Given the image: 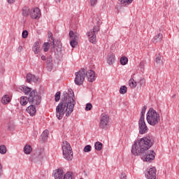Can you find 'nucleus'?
I'll list each match as a JSON object with an SVG mask.
<instances>
[{
	"instance_id": "obj_1",
	"label": "nucleus",
	"mask_w": 179,
	"mask_h": 179,
	"mask_svg": "<svg viewBox=\"0 0 179 179\" xmlns=\"http://www.w3.org/2000/svg\"><path fill=\"white\" fill-rule=\"evenodd\" d=\"M155 143V137L147 135L141 139L134 141L132 145L131 153L134 156H141L143 162H152L155 160L156 153L153 150H149Z\"/></svg>"
},
{
	"instance_id": "obj_2",
	"label": "nucleus",
	"mask_w": 179,
	"mask_h": 179,
	"mask_svg": "<svg viewBox=\"0 0 179 179\" xmlns=\"http://www.w3.org/2000/svg\"><path fill=\"white\" fill-rule=\"evenodd\" d=\"M74 96L72 94H68L67 92L63 93V97L57 106L56 107V117L59 120H62L64 115L69 117L73 112V108L76 102L73 99Z\"/></svg>"
},
{
	"instance_id": "obj_3",
	"label": "nucleus",
	"mask_w": 179,
	"mask_h": 179,
	"mask_svg": "<svg viewBox=\"0 0 179 179\" xmlns=\"http://www.w3.org/2000/svg\"><path fill=\"white\" fill-rule=\"evenodd\" d=\"M146 120L150 125L155 127L160 122V114L152 108H150L146 114Z\"/></svg>"
},
{
	"instance_id": "obj_4",
	"label": "nucleus",
	"mask_w": 179,
	"mask_h": 179,
	"mask_svg": "<svg viewBox=\"0 0 179 179\" xmlns=\"http://www.w3.org/2000/svg\"><path fill=\"white\" fill-rule=\"evenodd\" d=\"M62 152H63V157L71 162L72 159H73V152H72V147H71V144L68 143V141H64L62 144Z\"/></svg>"
},
{
	"instance_id": "obj_5",
	"label": "nucleus",
	"mask_w": 179,
	"mask_h": 179,
	"mask_svg": "<svg viewBox=\"0 0 179 179\" xmlns=\"http://www.w3.org/2000/svg\"><path fill=\"white\" fill-rule=\"evenodd\" d=\"M28 101L29 104H34L35 106L40 105L41 103V96L38 95L37 90H33L29 95Z\"/></svg>"
},
{
	"instance_id": "obj_6",
	"label": "nucleus",
	"mask_w": 179,
	"mask_h": 179,
	"mask_svg": "<svg viewBox=\"0 0 179 179\" xmlns=\"http://www.w3.org/2000/svg\"><path fill=\"white\" fill-rule=\"evenodd\" d=\"M75 75L76 78L74 80V82L76 85H77L78 86L83 85V83L85 82V78H86V70L85 69H82L78 72H76Z\"/></svg>"
},
{
	"instance_id": "obj_7",
	"label": "nucleus",
	"mask_w": 179,
	"mask_h": 179,
	"mask_svg": "<svg viewBox=\"0 0 179 179\" xmlns=\"http://www.w3.org/2000/svg\"><path fill=\"white\" fill-rule=\"evenodd\" d=\"M110 125V117L108 115H102L100 117L99 127L101 129H108Z\"/></svg>"
},
{
	"instance_id": "obj_8",
	"label": "nucleus",
	"mask_w": 179,
	"mask_h": 179,
	"mask_svg": "<svg viewBox=\"0 0 179 179\" xmlns=\"http://www.w3.org/2000/svg\"><path fill=\"white\" fill-rule=\"evenodd\" d=\"M99 31H100V27L95 26L94 27V29H91L87 33L89 41H90L92 44H94L96 43V33H99Z\"/></svg>"
},
{
	"instance_id": "obj_9",
	"label": "nucleus",
	"mask_w": 179,
	"mask_h": 179,
	"mask_svg": "<svg viewBox=\"0 0 179 179\" xmlns=\"http://www.w3.org/2000/svg\"><path fill=\"white\" fill-rule=\"evenodd\" d=\"M138 128H139V134L141 135H143V134H147L149 129L148 126H146V122H145V119L140 118L138 120Z\"/></svg>"
},
{
	"instance_id": "obj_10",
	"label": "nucleus",
	"mask_w": 179,
	"mask_h": 179,
	"mask_svg": "<svg viewBox=\"0 0 179 179\" xmlns=\"http://www.w3.org/2000/svg\"><path fill=\"white\" fill-rule=\"evenodd\" d=\"M145 177L148 179H156V168H148L145 172Z\"/></svg>"
},
{
	"instance_id": "obj_11",
	"label": "nucleus",
	"mask_w": 179,
	"mask_h": 179,
	"mask_svg": "<svg viewBox=\"0 0 179 179\" xmlns=\"http://www.w3.org/2000/svg\"><path fill=\"white\" fill-rule=\"evenodd\" d=\"M29 15L31 19H40L41 16V11H40V8H35L30 11Z\"/></svg>"
},
{
	"instance_id": "obj_12",
	"label": "nucleus",
	"mask_w": 179,
	"mask_h": 179,
	"mask_svg": "<svg viewBox=\"0 0 179 179\" xmlns=\"http://www.w3.org/2000/svg\"><path fill=\"white\" fill-rule=\"evenodd\" d=\"M85 77H87L88 82H94L96 79V73L93 70H88L87 71H85Z\"/></svg>"
},
{
	"instance_id": "obj_13",
	"label": "nucleus",
	"mask_w": 179,
	"mask_h": 179,
	"mask_svg": "<svg viewBox=\"0 0 179 179\" xmlns=\"http://www.w3.org/2000/svg\"><path fill=\"white\" fill-rule=\"evenodd\" d=\"M26 111L29 114L31 117L36 115V113H37V109H36V105L31 104V106H28L26 109Z\"/></svg>"
},
{
	"instance_id": "obj_14",
	"label": "nucleus",
	"mask_w": 179,
	"mask_h": 179,
	"mask_svg": "<svg viewBox=\"0 0 179 179\" xmlns=\"http://www.w3.org/2000/svg\"><path fill=\"white\" fill-rule=\"evenodd\" d=\"M27 82H28V83H31V82L37 83V82H38V78L31 73H28L27 75Z\"/></svg>"
},
{
	"instance_id": "obj_15",
	"label": "nucleus",
	"mask_w": 179,
	"mask_h": 179,
	"mask_svg": "<svg viewBox=\"0 0 179 179\" xmlns=\"http://www.w3.org/2000/svg\"><path fill=\"white\" fill-rule=\"evenodd\" d=\"M64 177V171H62V169H58L55 170L54 173V178L55 179H63Z\"/></svg>"
},
{
	"instance_id": "obj_16",
	"label": "nucleus",
	"mask_w": 179,
	"mask_h": 179,
	"mask_svg": "<svg viewBox=\"0 0 179 179\" xmlns=\"http://www.w3.org/2000/svg\"><path fill=\"white\" fill-rule=\"evenodd\" d=\"M48 36L49 38V41H50V46L52 50H55V42L54 41V37H52V34L51 31L48 32Z\"/></svg>"
},
{
	"instance_id": "obj_17",
	"label": "nucleus",
	"mask_w": 179,
	"mask_h": 179,
	"mask_svg": "<svg viewBox=\"0 0 179 179\" xmlns=\"http://www.w3.org/2000/svg\"><path fill=\"white\" fill-rule=\"evenodd\" d=\"M32 51L34 54H40V42L36 41L34 43L32 47Z\"/></svg>"
},
{
	"instance_id": "obj_18",
	"label": "nucleus",
	"mask_w": 179,
	"mask_h": 179,
	"mask_svg": "<svg viewBox=\"0 0 179 179\" xmlns=\"http://www.w3.org/2000/svg\"><path fill=\"white\" fill-rule=\"evenodd\" d=\"M163 40V34L162 33H158L153 38L152 43L156 44L157 43H160Z\"/></svg>"
},
{
	"instance_id": "obj_19",
	"label": "nucleus",
	"mask_w": 179,
	"mask_h": 179,
	"mask_svg": "<svg viewBox=\"0 0 179 179\" xmlns=\"http://www.w3.org/2000/svg\"><path fill=\"white\" fill-rule=\"evenodd\" d=\"M22 15L25 17H27L30 15V8L27 6L23 7L22 9Z\"/></svg>"
},
{
	"instance_id": "obj_20",
	"label": "nucleus",
	"mask_w": 179,
	"mask_h": 179,
	"mask_svg": "<svg viewBox=\"0 0 179 179\" xmlns=\"http://www.w3.org/2000/svg\"><path fill=\"white\" fill-rule=\"evenodd\" d=\"M10 102V97L9 96V95H8V94L4 95L1 98V103H2V104H8Z\"/></svg>"
},
{
	"instance_id": "obj_21",
	"label": "nucleus",
	"mask_w": 179,
	"mask_h": 179,
	"mask_svg": "<svg viewBox=\"0 0 179 179\" xmlns=\"http://www.w3.org/2000/svg\"><path fill=\"white\" fill-rule=\"evenodd\" d=\"M115 61V56L114 55H110L108 57L107 62H108V65H113V64H114Z\"/></svg>"
},
{
	"instance_id": "obj_22",
	"label": "nucleus",
	"mask_w": 179,
	"mask_h": 179,
	"mask_svg": "<svg viewBox=\"0 0 179 179\" xmlns=\"http://www.w3.org/2000/svg\"><path fill=\"white\" fill-rule=\"evenodd\" d=\"M48 134H49L48 130H45L41 135V141H43V142H45V141L48 139Z\"/></svg>"
},
{
	"instance_id": "obj_23",
	"label": "nucleus",
	"mask_w": 179,
	"mask_h": 179,
	"mask_svg": "<svg viewBox=\"0 0 179 179\" xmlns=\"http://www.w3.org/2000/svg\"><path fill=\"white\" fill-rule=\"evenodd\" d=\"M69 36L71 38V41L72 40H78L79 37H78V34L74 33L73 31H70Z\"/></svg>"
},
{
	"instance_id": "obj_24",
	"label": "nucleus",
	"mask_w": 179,
	"mask_h": 179,
	"mask_svg": "<svg viewBox=\"0 0 179 179\" xmlns=\"http://www.w3.org/2000/svg\"><path fill=\"white\" fill-rule=\"evenodd\" d=\"M119 3L122 5L123 6H127V5H129V3H132L134 0H118Z\"/></svg>"
},
{
	"instance_id": "obj_25",
	"label": "nucleus",
	"mask_w": 179,
	"mask_h": 179,
	"mask_svg": "<svg viewBox=\"0 0 179 179\" xmlns=\"http://www.w3.org/2000/svg\"><path fill=\"white\" fill-rule=\"evenodd\" d=\"M31 145H26L24 148V152L25 155H30L31 153Z\"/></svg>"
},
{
	"instance_id": "obj_26",
	"label": "nucleus",
	"mask_w": 179,
	"mask_h": 179,
	"mask_svg": "<svg viewBox=\"0 0 179 179\" xmlns=\"http://www.w3.org/2000/svg\"><path fill=\"white\" fill-rule=\"evenodd\" d=\"M28 102H29V98H27V96H22L20 98L21 106H26V104H27Z\"/></svg>"
},
{
	"instance_id": "obj_27",
	"label": "nucleus",
	"mask_w": 179,
	"mask_h": 179,
	"mask_svg": "<svg viewBox=\"0 0 179 179\" xmlns=\"http://www.w3.org/2000/svg\"><path fill=\"white\" fill-rule=\"evenodd\" d=\"M94 148L96 150H98V152H100L103 149V143L101 142H96L94 145Z\"/></svg>"
},
{
	"instance_id": "obj_28",
	"label": "nucleus",
	"mask_w": 179,
	"mask_h": 179,
	"mask_svg": "<svg viewBox=\"0 0 179 179\" xmlns=\"http://www.w3.org/2000/svg\"><path fill=\"white\" fill-rule=\"evenodd\" d=\"M155 62L159 65H161V64H163V56L158 55L155 58Z\"/></svg>"
},
{
	"instance_id": "obj_29",
	"label": "nucleus",
	"mask_w": 179,
	"mask_h": 179,
	"mask_svg": "<svg viewBox=\"0 0 179 179\" xmlns=\"http://www.w3.org/2000/svg\"><path fill=\"white\" fill-rule=\"evenodd\" d=\"M129 85L131 89H135V87H136V82H134V78L129 80Z\"/></svg>"
},
{
	"instance_id": "obj_30",
	"label": "nucleus",
	"mask_w": 179,
	"mask_h": 179,
	"mask_svg": "<svg viewBox=\"0 0 179 179\" xmlns=\"http://www.w3.org/2000/svg\"><path fill=\"white\" fill-rule=\"evenodd\" d=\"M22 89L24 93V94H29V93H31V88L29 87H22Z\"/></svg>"
},
{
	"instance_id": "obj_31",
	"label": "nucleus",
	"mask_w": 179,
	"mask_h": 179,
	"mask_svg": "<svg viewBox=\"0 0 179 179\" xmlns=\"http://www.w3.org/2000/svg\"><path fill=\"white\" fill-rule=\"evenodd\" d=\"M50 45H51V43H44L43 45V51L45 52H47L50 50Z\"/></svg>"
},
{
	"instance_id": "obj_32",
	"label": "nucleus",
	"mask_w": 179,
	"mask_h": 179,
	"mask_svg": "<svg viewBox=\"0 0 179 179\" xmlns=\"http://www.w3.org/2000/svg\"><path fill=\"white\" fill-rule=\"evenodd\" d=\"M146 108H148V107L144 106L141 109L140 118H143V120H145V113H146Z\"/></svg>"
},
{
	"instance_id": "obj_33",
	"label": "nucleus",
	"mask_w": 179,
	"mask_h": 179,
	"mask_svg": "<svg viewBox=\"0 0 179 179\" xmlns=\"http://www.w3.org/2000/svg\"><path fill=\"white\" fill-rule=\"evenodd\" d=\"M121 65H127L128 64V58L127 57H122L120 58Z\"/></svg>"
},
{
	"instance_id": "obj_34",
	"label": "nucleus",
	"mask_w": 179,
	"mask_h": 179,
	"mask_svg": "<svg viewBox=\"0 0 179 179\" xmlns=\"http://www.w3.org/2000/svg\"><path fill=\"white\" fill-rule=\"evenodd\" d=\"M0 153L1 155H5L6 153V146L5 145H0Z\"/></svg>"
},
{
	"instance_id": "obj_35",
	"label": "nucleus",
	"mask_w": 179,
	"mask_h": 179,
	"mask_svg": "<svg viewBox=\"0 0 179 179\" xmlns=\"http://www.w3.org/2000/svg\"><path fill=\"white\" fill-rule=\"evenodd\" d=\"M127 86L125 85L122 86L120 89V94H125V93H127Z\"/></svg>"
},
{
	"instance_id": "obj_36",
	"label": "nucleus",
	"mask_w": 179,
	"mask_h": 179,
	"mask_svg": "<svg viewBox=\"0 0 179 179\" xmlns=\"http://www.w3.org/2000/svg\"><path fill=\"white\" fill-rule=\"evenodd\" d=\"M70 45L72 47V48H75V47L78 45V40H71L70 41Z\"/></svg>"
},
{
	"instance_id": "obj_37",
	"label": "nucleus",
	"mask_w": 179,
	"mask_h": 179,
	"mask_svg": "<svg viewBox=\"0 0 179 179\" xmlns=\"http://www.w3.org/2000/svg\"><path fill=\"white\" fill-rule=\"evenodd\" d=\"M92 150V146L90 145H86L84 149H83V151L85 152V153H88V152H90Z\"/></svg>"
},
{
	"instance_id": "obj_38",
	"label": "nucleus",
	"mask_w": 179,
	"mask_h": 179,
	"mask_svg": "<svg viewBox=\"0 0 179 179\" xmlns=\"http://www.w3.org/2000/svg\"><path fill=\"white\" fill-rule=\"evenodd\" d=\"M61 99V92H57L55 95V100L56 102H58V101Z\"/></svg>"
},
{
	"instance_id": "obj_39",
	"label": "nucleus",
	"mask_w": 179,
	"mask_h": 179,
	"mask_svg": "<svg viewBox=\"0 0 179 179\" xmlns=\"http://www.w3.org/2000/svg\"><path fill=\"white\" fill-rule=\"evenodd\" d=\"M72 173L71 172H67L64 176V179H72Z\"/></svg>"
},
{
	"instance_id": "obj_40",
	"label": "nucleus",
	"mask_w": 179,
	"mask_h": 179,
	"mask_svg": "<svg viewBox=\"0 0 179 179\" xmlns=\"http://www.w3.org/2000/svg\"><path fill=\"white\" fill-rule=\"evenodd\" d=\"M92 108H93V106L92 105V103H88L86 104L85 110L90 111V110H92Z\"/></svg>"
},
{
	"instance_id": "obj_41",
	"label": "nucleus",
	"mask_w": 179,
	"mask_h": 179,
	"mask_svg": "<svg viewBox=\"0 0 179 179\" xmlns=\"http://www.w3.org/2000/svg\"><path fill=\"white\" fill-rule=\"evenodd\" d=\"M29 36V32L27 30H24L22 34V38H27V36Z\"/></svg>"
},
{
	"instance_id": "obj_42",
	"label": "nucleus",
	"mask_w": 179,
	"mask_h": 179,
	"mask_svg": "<svg viewBox=\"0 0 179 179\" xmlns=\"http://www.w3.org/2000/svg\"><path fill=\"white\" fill-rule=\"evenodd\" d=\"M52 62V56L48 57L46 64L48 65H50V64H51Z\"/></svg>"
},
{
	"instance_id": "obj_43",
	"label": "nucleus",
	"mask_w": 179,
	"mask_h": 179,
	"mask_svg": "<svg viewBox=\"0 0 179 179\" xmlns=\"http://www.w3.org/2000/svg\"><path fill=\"white\" fill-rule=\"evenodd\" d=\"M146 80H145V78H141L140 80L138 81V84L140 85V86H143Z\"/></svg>"
},
{
	"instance_id": "obj_44",
	"label": "nucleus",
	"mask_w": 179,
	"mask_h": 179,
	"mask_svg": "<svg viewBox=\"0 0 179 179\" xmlns=\"http://www.w3.org/2000/svg\"><path fill=\"white\" fill-rule=\"evenodd\" d=\"M97 4V0H90L91 6H95Z\"/></svg>"
},
{
	"instance_id": "obj_45",
	"label": "nucleus",
	"mask_w": 179,
	"mask_h": 179,
	"mask_svg": "<svg viewBox=\"0 0 179 179\" xmlns=\"http://www.w3.org/2000/svg\"><path fill=\"white\" fill-rule=\"evenodd\" d=\"M120 179H127V175H125V173H122L120 176Z\"/></svg>"
},
{
	"instance_id": "obj_46",
	"label": "nucleus",
	"mask_w": 179,
	"mask_h": 179,
	"mask_svg": "<svg viewBox=\"0 0 179 179\" xmlns=\"http://www.w3.org/2000/svg\"><path fill=\"white\" fill-rule=\"evenodd\" d=\"M41 58L42 61H45L47 59V57H45V55H42Z\"/></svg>"
},
{
	"instance_id": "obj_47",
	"label": "nucleus",
	"mask_w": 179,
	"mask_h": 179,
	"mask_svg": "<svg viewBox=\"0 0 179 179\" xmlns=\"http://www.w3.org/2000/svg\"><path fill=\"white\" fill-rule=\"evenodd\" d=\"M22 50H23V47L19 46L18 49H17L18 52H20L22 51Z\"/></svg>"
},
{
	"instance_id": "obj_48",
	"label": "nucleus",
	"mask_w": 179,
	"mask_h": 179,
	"mask_svg": "<svg viewBox=\"0 0 179 179\" xmlns=\"http://www.w3.org/2000/svg\"><path fill=\"white\" fill-rule=\"evenodd\" d=\"M2 174H3V173L2 172V166H1L0 164V176H2Z\"/></svg>"
},
{
	"instance_id": "obj_49",
	"label": "nucleus",
	"mask_w": 179,
	"mask_h": 179,
	"mask_svg": "<svg viewBox=\"0 0 179 179\" xmlns=\"http://www.w3.org/2000/svg\"><path fill=\"white\" fill-rule=\"evenodd\" d=\"M8 3H13L15 2V0H8Z\"/></svg>"
},
{
	"instance_id": "obj_50",
	"label": "nucleus",
	"mask_w": 179,
	"mask_h": 179,
	"mask_svg": "<svg viewBox=\"0 0 179 179\" xmlns=\"http://www.w3.org/2000/svg\"><path fill=\"white\" fill-rule=\"evenodd\" d=\"M172 97H173V99H176V94H173V95L172 96Z\"/></svg>"
},
{
	"instance_id": "obj_51",
	"label": "nucleus",
	"mask_w": 179,
	"mask_h": 179,
	"mask_svg": "<svg viewBox=\"0 0 179 179\" xmlns=\"http://www.w3.org/2000/svg\"><path fill=\"white\" fill-rule=\"evenodd\" d=\"M56 2H61V0H55Z\"/></svg>"
},
{
	"instance_id": "obj_52",
	"label": "nucleus",
	"mask_w": 179,
	"mask_h": 179,
	"mask_svg": "<svg viewBox=\"0 0 179 179\" xmlns=\"http://www.w3.org/2000/svg\"><path fill=\"white\" fill-rule=\"evenodd\" d=\"M8 129H10V126H8Z\"/></svg>"
},
{
	"instance_id": "obj_53",
	"label": "nucleus",
	"mask_w": 179,
	"mask_h": 179,
	"mask_svg": "<svg viewBox=\"0 0 179 179\" xmlns=\"http://www.w3.org/2000/svg\"><path fill=\"white\" fill-rule=\"evenodd\" d=\"M140 66H142V64H140Z\"/></svg>"
}]
</instances>
